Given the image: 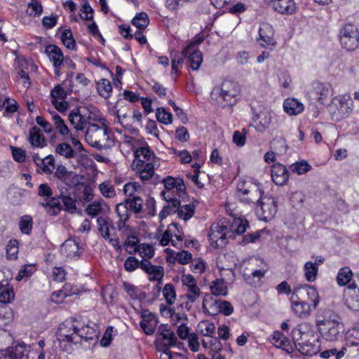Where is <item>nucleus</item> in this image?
I'll list each match as a JSON object with an SVG mask.
<instances>
[{"mask_svg":"<svg viewBox=\"0 0 359 359\" xmlns=\"http://www.w3.org/2000/svg\"><path fill=\"white\" fill-rule=\"evenodd\" d=\"M341 318L333 311L319 309L316 314V326L321 337L328 341H337L339 337Z\"/></svg>","mask_w":359,"mask_h":359,"instance_id":"f257e3e1","label":"nucleus"},{"mask_svg":"<svg viewBox=\"0 0 359 359\" xmlns=\"http://www.w3.org/2000/svg\"><path fill=\"white\" fill-rule=\"evenodd\" d=\"M292 339L296 348L304 355L311 356L320 351V337L312 330L303 332L295 327L292 330Z\"/></svg>","mask_w":359,"mask_h":359,"instance_id":"f03ea898","label":"nucleus"},{"mask_svg":"<svg viewBox=\"0 0 359 359\" xmlns=\"http://www.w3.org/2000/svg\"><path fill=\"white\" fill-rule=\"evenodd\" d=\"M239 95V89L233 82L224 81L215 86L210 93L211 100L218 106L224 108L235 105Z\"/></svg>","mask_w":359,"mask_h":359,"instance_id":"7ed1b4c3","label":"nucleus"},{"mask_svg":"<svg viewBox=\"0 0 359 359\" xmlns=\"http://www.w3.org/2000/svg\"><path fill=\"white\" fill-rule=\"evenodd\" d=\"M236 192L241 200L249 204L259 203L264 198L262 184L257 180L250 177L238 180Z\"/></svg>","mask_w":359,"mask_h":359,"instance_id":"20e7f679","label":"nucleus"},{"mask_svg":"<svg viewBox=\"0 0 359 359\" xmlns=\"http://www.w3.org/2000/svg\"><path fill=\"white\" fill-rule=\"evenodd\" d=\"M353 107V101L350 94H340L331 99L328 111L333 120L339 121L349 116Z\"/></svg>","mask_w":359,"mask_h":359,"instance_id":"39448f33","label":"nucleus"},{"mask_svg":"<svg viewBox=\"0 0 359 359\" xmlns=\"http://www.w3.org/2000/svg\"><path fill=\"white\" fill-rule=\"evenodd\" d=\"M85 139L90 145L97 148L111 147L114 144L111 133L105 126L98 124H90L87 127Z\"/></svg>","mask_w":359,"mask_h":359,"instance_id":"423d86ee","label":"nucleus"},{"mask_svg":"<svg viewBox=\"0 0 359 359\" xmlns=\"http://www.w3.org/2000/svg\"><path fill=\"white\" fill-rule=\"evenodd\" d=\"M126 204L135 214L136 217H150L156 212L155 201L150 197H145L144 199L140 196H133L127 198Z\"/></svg>","mask_w":359,"mask_h":359,"instance_id":"0eeeda50","label":"nucleus"},{"mask_svg":"<svg viewBox=\"0 0 359 359\" xmlns=\"http://www.w3.org/2000/svg\"><path fill=\"white\" fill-rule=\"evenodd\" d=\"M38 194L44 198L40 202L43 206L46 212L50 215H57L62 210L60 199L53 197V191L47 184H41L38 189Z\"/></svg>","mask_w":359,"mask_h":359,"instance_id":"6e6552de","label":"nucleus"},{"mask_svg":"<svg viewBox=\"0 0 359 359\" xmlns=\"http://www.w3.org/2000/svg\"><path fill=\"white\" fill-rule=\"evenodd\" d=\"M203 40V36H196L194 40L182 51L183 56L188 60L190 67L193 70L198 69L203 62V55L198 50V46Z\"/></svg>","mask_w":359,"mask_h":359,"instance_id":"1a4fd4ad","label":"nucleus"},{"mask_svg":"<svg viewBox=\"0 0 359 359\" xmlns=\"http://www.w3.org/2000/svg\"><path fill=\"white\" fill-rule=\"evenodd\" d=\"M292 295L302 303L313 306L316 309L320 302L317 290L309 285H299L294 287Z\"/></svg>","mask_w":359,"mask_h":359,"instance_id":"9d476101","label":"nucleus"},{"mask_svg":"<svg viewBox=\"0 0 359 359\" xmlns=\"http://www.w3.org/2000/svg\"><path fill=\"white\" fill-rule=\"evenodd\" d=\"M339 41L343 48L348 51L355 50L359 46V32L352 24L345 25L339 32Z\"/></svg>","mask_w":359,"mask_h":359,"instance_id":"9b49d317","label":"nucleus"},{"mask_svg":"<svg viewBox=\"0 0 359 359\" xmlns=\"http://www.w3.org/2000/svg\"><path fill=\"white\" fill-rule=\"evenodd\" d=\"M320 104L329 105L334 90L328 83L314 81L311 84V89L309 93Z\"/></svg>","mask_w":359,"mask_h":359,"instance_id":"f8f14e48","label":"nucleus"},{"mask_svg":"<svg viewBox=\"0 0 359 359\" xmlns=\"http://www.w3.org/2000/svg\"><path fill=\"white\" fill-rule=\"evenodd\" d=\"M65 139L69 140L72 142V146L66 142L57 144L55 148V151L59 155L66 158H72L75 157L77 153H80L84 150L81 142L78 139V136L76 134H70L69 137Z\"/></svg>","mask_w":359,"mask_h":359,"instance_id":"ddd939ff","label":"nucleus"},{"mask_svg":"<svg viewBox=\"0 0 359 359\" xmlns=\"http://www.w3.org/2000/svg\"><path fill=\"white\" fill-rule=\"evenodd\" d=\"M73 333L64 335V339L68 342L76 344L79 339H83L86 341L94 340L97 337V332L93 328L88 325H73Z\"/></svg>","mask_w":359,"mask_h":359,"instance_id":"4468645a","label":"nucleus"},{"mask_svg":"<svg viewBox=\"0 0 359 359\" xmlns=\"http://www.w3.org/2000/svg\"><path fill=\"white\" fill-rule=\"evenodd\" d=\"M258 204L259 207L257 210L258 219L264 222H270L277 212L276 199L272 196H264Z\"/></svg>","mask_w":359,"mask_h":359,"instance_id":"2eb2a0df","label":"nucleus"},{"mask_svg":"<svg viewBox=\"0 0 359 359\" xmlns=\"http://www.w3.org/2000/svg\"><path fill=\"white\" fill-rule=\"evenodd\" d=\"M231 238L233 233L228 231V226H212L209 232L211 244L215 248H222L227 243V235Z\"/></svg>","mask_w":359,"mask_h":359,"instance_id":"dca6fc26","label":"nucleus"},{"mask_svg":"<svg viewBox=\"0 0 359 359\" xmlns=\"http://www.w3.org/2000/svg\"><path fill=\"white\" fill-rule=\"evenodd\" d=\"M274 31L273 27L267 23L260 24L259 29V37L257 39L260 45L266 48H271L276 45V41L274 37Z\"/></svg>","mask_w":359,"mask_h":359,"instance_id":"f3484780","label":"nucleus"},{"mask_svg":"<svg viewBox=\"0 0 359 359\" xmlns=\"http://www.w3.org/2000/svg\"><path fill=\"white\" fill-rule=\"evenodd\" d=\"M157 341H161V347L170 348L174 346L177 342V337L168 325L161 324L156 333Z\"/></svg>","mask_w":359,"mask_h":359,"instance_id":"a211bd4d","label":"nucleus"},{"mask_svg":"<svg viewBox=\"0 0 359 359\" xmlns=\"http://www.w3.org/2000/svg\"><path fill=\"white\" fill-rule=\"evenodd\" d=\"M131 168L139 174L142 180H148L154 174V165L152 162L144 163L142 160H133Z\"/></svg>","mask_w":359,"mask_h":359,"instance_id":"6ab92c4d","label":"nucleus"},{"mask_svg":"<svg viewBox=\"0 0 359 359\" xmlns=\"http://www.w3.org/2000/svg\"><path fill=\"white\" fill-rule=\"evenodd\" d=\"M158 324V319L156 313L149 312L148 310L142 311L140 326L146 334H153Z\"/></svg>","mask_w":359,"mask_h":359,"instance_id":"aec40b11","label":"nucleus"},{"mask_svg":"<svg viewBox=\"0 0 359 359\" xmlns=\"http://www.w3.org/2000/svg\"><path fill=\"white\" fill-rule=\"evenodd\" d=\"M344 295L347 307L351 310L359 311V287L351 284L344 290Z\"/></svg>","mask_w":359,"mask_h":359,"instance_id":"412c9836","label":"nucleus"},{"mask_svg":"<svg viewBox=\"0 0 359 359\" xmlns=\"http://www.w3.org/2000/svg\"><path fill=\"white\" fill-rule=\"evenodd\" d=\"M278 118V116L272 111L264 110L260 111L256 116L255 123L256 129L259 132L264 131L269 127Z\"/></svg>","mask_w":359,"mask_h":359,"instance_id":"4be33fe9","label":"nucleus"},{"mask_svg":"<svg viewBox=\"0 0 359 359\" xmlns=\"http://www.w3.org/2000/svg\"><path fill=\"white\" fill-rule=\"evenodd\" d=\"M107 210L108 206L107 203L102 199H100L89 203L86 206L85 212L91 218H95L98 217L97 222L99 224H102L101 220H102V217H99V215ZM102 224H106V222L104 220Z\"/></svg>","mask_w":359,"mask_h":359,"instance_id":"5701e85b","label":"nucleus"},{"mask_svg":"<svg viewBox=\"0 0 359 359\" xmlns=\"http://www.w3.org/2000/svg\"><path fill=\"white\" fill-rule=\"evenodd\" d=\"M271 172V179L276 184L283 186L287 182L289 172L285 165L280 163H276L273 165Z\"/></svg>","mask_w":359,"mask_h":359,"instance_id":"b1692460","label":"nucleus"},{"mask_svg":"<svg viewBox=\"0 0 359 359\" xmlns=\"http://www.w3.org/2000/svg\"><path fill=\"white\" fill-rule=\"evenodd\" d=\"M291 309L293 313L299 318H308L311 312L316 309L313 306L307 305L306 304L302 303L297 299H294V297L291 295L290 297Z\"/></svg>","mask_w":359,"mask_h":359,"instance_id":"393cba45","label":"nucleus"},{"mask_svg":"<svg viewBox=\"0 0 359 359\" xmlns=\"http://www.w3.org/2000/svg\"><path fill=\"white\" fill-rule=\"evenodd\" d=\"M283 108L288 116H297L304 111V105L297 98L287 97L283 101Z\"/></svg>","mask_w":359,"mask_h":359,"instance_id":"a878e982","label":"nucleus"},{"mask_svg":"<svg viewBox=\"0 0 359 359\" xmlns=\"http://www.w3.org/2000/svg\"><path fill=\"white\" fill-rule=\"evenodd\" d=\"M133 152L134 160H142L144 163L152 162L155 158L154 152L151 150L147 143L143 140Z\"/></svg>","mask_w":359,"mask_h":359,"instance_id":"bb28decb","label":"nucleus"},{"mask_svg":"<svg viewBox=\"0 0 359 359\" xmlns=\"http://www.w3.org/2000/svg\"><path fill=\"white\" fill-rule=\"evenodd\" d=\"M68 120L76 132L83 131L88 125L86 118L81 114L78 108H75L69 112Z\"/></svg>","mask_w":359,"mask_h":359,"instance_id":"cd10ccee","label":"nucleus"},{"mask_svg":"<svg viewBox=\"0 0 359 359\" xmlns=\"http://www.w3.org/2000/svg\"><path fill=\"white\" fill-rule=\"evenodd\" d=\"M140 268L150 276V280H160L163 277V268L160 266L153 265L147 259H143L140 262Z\"/></svg>","mask_w":359,"mask_h":359,"instance_id":"c85d7f7f","label":"nucleus"},{"mask_svg":"<svg viewBox=\"0 0 359 359\" xmlns=\"http://www.w3.org/2000/svg\"><path fill=\"white\" fill-rule=\"evenodd\" d=\"M271 2L274 10L280 14L292 15L296 12L294 0H272Z\"/></svg>","mask_w":359,"mask_h":359,"instance_id":"c756f323","label":"nucleus"},{"mask_svg":"<svg viewBox=\"0 0 359 359\" xmlns=\"http://www.w3.org/2000/svg\"><path fill=\"white\" fill-rule=\"evenodd\" d=\"M221 302L212 294H206L203 297V308L210 315L215 316L221 311Z\"/></svg>","mask_w":359,"mask_h":359,"instance_id":"7c9ffc66","label":"nucleus"},{"mask_svg":"<svg viewBox=\"0 0 359 359\" xmlns=\"http://www.w3.org/2000/svg\"><path fill=\"white\" fill-rule=\"evenodd\" d=\"M161 196L168 203H170L173 208H177L180 204V199L186 198L185 185L183 182V188L182 193L174 188L170 191H162Z\"/></svg>","mask_w":359,"mask_h":359,"instance_id":"2f4dec72","label":"nucleus"},{"mask_svg":"<svg viewBox=\"0 0 359 359\" xmlns=\"http://www.w3.org/2000/svg\"><path fill=\"white\" fill-rule=\"evenodd\" d=\"M46 53L53 67H61L65 58L62 50L55 45H48L46 47Z\"/></svg>","mask_w":359,"mask_h":359,"instance_id":"473e14b6","label":"nucleus"},{"mask_svg":"<svg viewBox=\"0 0 359 359\" xmlns=\"http://www.w3.org/2000/svg\"><path fill=\"white\" fill-rule=\"evenodd\" d=\"M86 109L88 111L86 120L88 126H90V124H97V123L101 124L102 126H106L107 121L98 108L89 106Z\"/></svg>","mask_w":359,"mask_h":359,"instance_id":"72a5a7b5","label":"nucleus"},{"mask_svg":"<svg viewBox=\"0 0 359 359\" xmlns=\"http://www.w3.org/2000/svg\"><path fill=\"white\" fill-rule=\"evenodd\" d=\"M29 142L35 147L43 148L46 145V139L41 131V129L36 126H33L29 132Z\"/></svg>","mask_w":359,"mask_h":359,"instance_id":"f704fd0d","label":"nucleus"},{"mask_svg":"<svg viewBox=\"0 0 359 359\" xmlns=\"http://www.w3.org/2000/svg\"><path fill=\"white\" fill-rule=\"evenodd\" d=\"M79 249V245L75 241L67 239L61 245L60 252L67 258H73L78 256Z\"/></svg>","mask_w":359,"mask_h":359,"instance_id":"c9c22d12","label":"nucleus"},{"mask_svg":"<svg viewBox=\"0 0 359 359\" xmlns=\"http://www.w3.org/2000/svg\"><path fill=\"white\" fill-rule=\"evenodd\" d=\"M210 294L215 297H225L228 294L227 284L224 279L218 278L213 280L210 285Z\"/></svg>","mask_w":359,"mask_h":359,"instance_id":"e433bc0d","label":"nucleus"},{"mask_svg":"<svg viewBox=\"0 0 359 359\" xmlns=\"http://www.w3.org/2000/svg\"><path fill=\"white\" fill-rule=\"evenodd\" d=\"M9 359H27V348L22 344L9 347L6 352Z\"/></svg>","mask_w":359,"mask_h":359,"instance_id":"4c0bfd02","label":"nucleus"},{"mask_svg":"<svg viewBox=\"0 0 359 359\" xmlns=\"http://www.w3.org/2000/svg\"><path fill=\"white\" fill-rule=\"evenodd\" d=\"M271 341L274 346L287 352L292 350L290 341L279 331L274 332L271 336Z\"/></svg>","mask_w":359,"mask_h":359,"instance_id":"58836bf2","label":"nucleus"},{"mask_svg":"<svg viewBox=\"0 0 359 359\" xmlns=\"http://www.w3.org/2000/svg\"><path fill=\"white\" fill-rule=\"evenodd\" d=\"M96 89L100 97L104 99H108L111 95L113 88L109 80L102 79L97 82Z\"/></svg>","mask_w":359,"mask_h":359,"instance_id":"ea45409f","label":"nucleus"},{"mask_svg":"<svg viewBox=\"0 0 359 359\" xmlns=\"http://www.w3.org/2000/svg\"><path fill=\"white\" fill-rule=\"evenodd\" d=\"M99 231L105 239H109L113 245L118 244L116 226H100Z\"/></svg>","mask_w":359,"mask_h":359,"instance_id":"a19ab883","label":"nucleus"},{"mask_svg":"<svg viewBox=\"0 0 359 359\" xmlns=\"http://www.w3.org/2000/svg\"><path fill=\"white\" fill-rule=\"evenodd\" d=\"M183 182V180L180 178L168 177L163 180V183L164 184L163 191H170L175 188V190H178L180 193H182Z\"/></svg>","mask_w":359,"mask_h":359,"instance_id":"79ce46f5","label":"nucleus"},{"mask_svg":"<svg viewBox=\"0 0 359 359\" xmlns=\"http://www.w3.org/2000/svg\"><path fill=\"white\" fill-rule=\"evenodd\" d=\"M311 165L305 160L297 161L290 165V170L291 172L299 175L307 173L311 170Z\"/></svg>","mask_w":359,"mask_h":359,"instance_id":"37998d69","label":"nucleus"},{"mask_svg":"<svg viewBox=\"0 0 359 359\" xmlns=\"http://www.w3.org/2000/svg\"><path fill=\"white\" fill-rule=\"evenodd\" d=\"M119 140L118 141L121 142L123 147L127 146L133 151H134L137 147H139L140 143L142 141L140 139H136L129 135L127 134H121L118 133Z\"/></svg>","mask_w":359,"mask_h":359,"instance_id":"c03bdc74","label":"nucleus"},{"mask_svg":"<svg viewBox=\"0 0 359 359\" xmlns=\"http://www.w3.org/2000/svg\"><path fill=\"white\" fill-rule=\"evenodd\" d=\"M116 212L118 217V224H125L130 215V210L126 203H118L116 207Z\"/></svg>","mask_w":359,"mask_h":359,"instance_id":"a18cd8bd","label":"nucleus"},{"mask_svg":"<svg viewBox=\"0 0 359 359\" xmlns=\"http://www.w3.org/2000/svg\"><path fill=\"white\" fill-rule=\"evenodd\" d=\"M197 331L205 337H211L215 333V326L209 320H203L198 324Z\"/></svg>","mask_w":359,"mask_h":359,"instance_id":"49530a36","label":"nucleus"},{"mask_svg":"<svg viewBox=\"0 0 359 359\" xmlns=\"http://www.w3.org/2000/svg\"><path fill=\"white\" fill-rule=\"evenodd\" d=\"M58 198L60 199V201H61L62 202L65 211L71 214L75 213L81 215V212L77 210L76 200L74 198L67 196H61Z\"/></svg>","mask_w":359,"mask_h":359,"instance_id":"de8ad7c7","label":"nucleus"},{"mask_svg":"<svg viewBox=\"0 0 359 359\" xmlns=\"http://www.w3.org/2000/svg\"><path fill=\"white\" fill-rule=\"evenodd\" d=\"M53 123L57 132L62 136L68 135L69 137L72 134L67 124L64 120L57 114H54L52 117Z\"/></svg>","mask_w":359,"mask_h":359,"instance_id":"09e8293b","label":"nucleus"},{"mask_svg":"<svg viewBox=\"0 0 359 359\" xmlns=\"http://www.w3.org/2000/svg\"><path fill=\"white\" fill-rule=\"evenodd\" d=\"M149 19L148 15L144 12L136 14L132 20L133 25L140 30L144 29L149 25Z\"/></svg>","mask_w":359,"mask_h":359,"instance_id":"8fccbe9b","label":"nucleus"},{"mask_svg":"<svg viewBox=\"0 0 359 359\" xmlns=\"http://www.w3.org/2000/svg\"><path fill=\"white\" fill-rule=\"evenodd\" d=\"M352 278V271L348 267H344L339 271L337 281L339 285L344 286L351 280Z\"/></svg>","mask_w":359,"mask_h":359,"instance_id":"3c124183","label":"nucleus"},{"mask_svg":"<svg viewBox=\"0 0 359 359\" xmlns=\"http://www.w3.org/2000/svg\"><path fill=\"white\" fill-rule=\"evenodd\" d=\"M156 117L160 123L164 125H169L172 123V114L166 111L163 107H158L156 111Z\"/></svg>","mask_w":359,"mask_h":359,"instance_id":"603ef678","label":"nucleus"},{"mask_svg":"<svg viewBox=\"0 0 359 359\" xmlns=\"http://www.w3.org/2000/svg\"><path fill=\"white\" fill-rule=\"evenodd\" d=\"M318 266L312 262H307L304 264L306 279L309 282H313L316 279Z\"/></svg>","mask_w":359,"mask_h":359,"instance_id":"864d4df0","label":"nucleus"},{"mask_svg":"<svg viewBox=\"0 0 359 359\" xmlns=\"http://www.w3.org/2000/svg\"><path fill=\"white\" fill-rule=\"evenodd\" d=\"M137 252L143 259H149L154 257L155 249L153 245L148 243H142L138 245Z\"/></svg>","mask_w":359,"mask_h":359,"instance_id":"5fc2aeb1","label":"nucleus"},{"mask_svg":"<svg viewBox=\"0 0 359 359\" xmlns=\"http://www.w3.org/2000/svg\"><path fill=\"white\" fill-rule=\"evenodd\" d=\"M177 208L178 217L184 221L188 220L194 215L195 210L194 205L188 204L182 206L178 205Z\"/></svg>","mask_w":359,"mask_h":359,"instance_id":"6e6d98bb","label":"nucleus"},{"mask_svg":"<svg viewBox=\"0 0 359 359\" xmlns=\"http://www.w3.org/2000/svg\"><path fill=\"white\" fill-rule=\"evenodd\" d=\"M61 40L63 45L69 50H74L76 48V41L73 37L72 33L69 29L63 30L61 35Z\"/></svg>","mask_w":359,"mask_h":359,"instance_id":"4d7b16f0","label":"nucleus"},{"mask_svg":"<svg viewBox=\"0 0 359 359\" xmlns=\"http://www.w3.org/2000/svg\"><path fill=\"white\" fill-rule=\"evenodd\" d=\"M142 190L141 185L136 182H128L126 183L123 186V193L126 196L130 198H133V196H137L136 194Z\"/></svg>","mask_w":359,"mask_h":359,"instance_id":"13d9d810","label":"nucleus"},{"mask_svg":"<svg viewBox=\"0 0 359 359\" xmlns=\"http://www.w3.org/2000/svg\"><path fill=\"white\" fill-rule=\"evenodd\" d=\"M122 287L130 299H137L140 297L141 290L134 285L125 281L122 284Z\"/></svg>","mask_w":359,"mask_h":359,"instance_id":"bf43d9fd","label":"nucleus"},{"mask_svg":"<svg viewBox=\"0 0 359 359\" xmlns=\"http://www.w3.org/2000/svg\"><path fill=\"white\" fill-rule=\"evenodd\" d=\"M163 295L168 304H173L176 299V292L174 285L166 284L163 289Z\"/></svg>","mask_w":359,"mask_h":359,"instance_id":"052dcab7","label":"nucleus"},{"mask_svg":"<svg viewBox=\"0 0 359 359\" xmlns=\"http://www.w3.org/2000/svg\"><path fill=\"white\" fill-rule=\"evenodd\" d=\"M6 257L8 259L13 260L18 258V242L17 240H11L6 245Z\"/></svg>","mask_w":359,"mask_h":359,"instance_id":"680f3d73","label":"nucleus"},{"mask_svg":"<svg viewBox=\"0 0 359 359\" xmlns=\"http://www.w3.org/2000/svg\"><path fill=\"white\" fill-rule=\"evenodd\" d=\"M100 193L104 197L113 198L116 195L114 186L109 181H104L99 185Z\"/></svg>","mask_w":359,"mask_h":359,"instance_id":"e2e57ef3","label":"nucleus"},{"mask_svg":"<svg viewBox=\"0 0 359 359\" xmlns=\"http://www.w3.org/2000/svg\"><path fill=\"white\" fill-rule=\"evenodd\" d=\"M278 84L280 87L285 90L290 89L292 79L290 74L287 71H281L278 74Z\"/></svg>","mask_w":359,"mask_h":359,"instance_id":"0e129e2a","label":"nucleus"},{"mask_svg":"<svg viewBox=\"0 0 359 359\" xmlns=\"http://www.w3.org/2000/svg\"><path fill=\"white\" fill-rule=\"evenodd\" d=\"M170 150L172 154L180 158L181 163L187 164L191 163L192 160V156L189 151L186 149L178 150L175 148H172Z\"/></svg>","mask_w":359,"mask_h":359,"instance_id":"69168bd1","label":"nucleus"},{"mask_svg":"<svg viewBox=\"0 0 359 359\" xmlns=\"http://www.w3.org/2000/svg\"><path fill=\"white\" fill-rule=\"evenodd\" d=\"M26 12L30 16L36 17L39 16L42 13L43 8L39 1L32 0L27 6Z\"/></svg>","mask_w":359,"mask_h":359,"instance_id":"338daca9","label":"nucleus"},{"mask_svg":"<svg viewBox=\"0 0 359 359\" xmlns=\"http://www.w3.org/2000/svg\"><path fill=\"white\" fill-rule=\"evenodd\" d=\"M190 267L191 271L194 273H198L201 275L205 271L207 268V264L203 259L198 258L193 261Z\"/></svg>","mask_w":359,"mask_h":359,"instance_id":"774afa93","label":"nucleus"}]
</instances>
